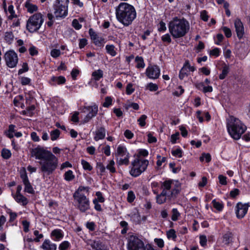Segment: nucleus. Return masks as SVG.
Instances as JSON below:
<instances>
[{
	"label": "nucleus",
	"instance_id": "30",
	"mask_svg": "<svg viewBox=\"0 0 250 250\" xmlns=\"http://www.w3.org/2000/svg\"><path fill=\"white\" fill-rule=\"evenodd\" d=\"M85 242L87 245H90L92 248V249H93L94 250H96L100 246L102 245L101 243L99 241L87 240L85 241Z\"/></svg>",
	"mask_w": 250,
	"mask_h": 250
},
{
	"label": "nucleus",
	"instance_id": "25",
	"mask_svg": "<svg viewBox=\"0 0 250 250\" xmlns=\"http://www.w3.org/2000/svg\"><path fill=\"white\" fill-rule=\"evenodd\" d=\"M229 71V68L228 64L225 62H223L222 64V73L219 74V78L220 80H224L226 78Z\"/></svg>",
	"mask_w": 250,
	"mask_h": 250
},
{
	"label": "nucleus",
	"instance_id": "1",
	"mask_svg": "<svg viewBox=\"0 0 250 250\" xmlns=\"http://www.w3.org/2000/svg\"><path fill=\"white\" fill-rule=\"evenodd\" d=\"M160 188L162 192L156 197V203L160 205L175 199L181 189V184L178 181L167 180L161 183Z\"/></svg>",
	"mask_w": 250,
	"mask_h": 250
},
{
	"label": "nucleus",
	"instance_id": "5",
	"mask_svg": "<svg viewBox=\"0 0 250 250\" xmlns=\"http://www.w3.org/2000/svg\"><path fill=\"white\" fill-rule=\"evenodd\" d=\"M227 129L229 134L234 140L239 139L247 129L246 126L238 119L233 118L227 124Z\"/></svg>",
	"mask_w": 250,
	"mask_h": 250
},
{
	"label": "nucleus",
	"instance_id": "22",
	"mask_svg": "<svg viewBox=\"0 0 250 250\" xmlns=\"http://www.w3.org/2000/svg\"><path fill=\"white\" fill-rule=\"evenodd\" d=\"M88 34L93 44L96 46L97 44H98V41H99V39L100 38V37L99 36L98 33L95 31L93 28H90L88 30Z\"/></svg>",
	"mask_w": 250,
	"mask_h": 250
},
{
	"label": "nucleus",
	"instance_id": "31",
	"mask_svg": "<svg viewBox=\"0 0 250 250\" xmlns=\"http://www.w3.org/2000/svg\"><path fill=\"white\" fill-rule=\"evenodd\" d=\"M11 151L6 148H3L1 150V156L4 159L7 160L11 157Z\"/></svg>",
	"mask_w": 250,
	"mask_h": 250
},
{
	"label": "nucleus",
	"instance_id": "39",
	"mask_svg": "<svg viewBox=\"0 0 250 250\" xmlns=\"http://www.w3.org/2000/svg\"><path fill=\"white\" fill-rule=\"evenodd\" d=\"M188 70H187L184 66L182 67L179 71V78L181 80H183L186 77L188 76Z\"/></svg>",
	"mask_w": 250,
	"mask_h": 250
},
{
	"label": "nucleus",
	"instance_id": "41",
	"mask_svg": "<svg viewBox=\"0 0 250 250\" xmlns=\"http://www.w3.org/2000/svg\"><path fill=\"white\" fill-rule=\"evenodd\" d=\"M171 153L173 156L176 157L181 158L183 156V150L180 147L172 150Z\"/></svg>",
	"mask_w": 250,
	"mask_h": 250
},
{
	"label": "nucleus",
	"instance_id": "18",
	"mask_svg": "<svg viewBox=\"0 0 250 250\" xmlns=\"http://www.w3.org/2000/svg\"><path fill=\"white\" fill-rule=\"evenodd\" d=\"M66 79L64 76H55L51 77L49 83L52 86H56V85H62L65 83Z\"/></svg>",
	"mask_w": 250,
	"mask_h": 250
},
{
	"label": "nucleus",
	"instance_id": "23",
	"mask_svg": "<svg viewBox=\"0 0 250 250\" xmlns=\"http://www.w3.org/2000/svg\"><path fill=\"white\" fill-rule=\"evenodd\" d=\"M35 108L36 107L34 104L28 105L26 107L25 110H22L21 113L23 115L31 117L34 115V111Z\"/></svg>",
	"mask_w": 250,
	"mask_h": 250
},
{
	"label": "nucleus",
	"instance_id": "61",
	"mask_svg": "<svg viewBox=\"0 0 250 250\" xmlns=\"http://www.w3.org/2000/svg\"><path fill=\"white\" fill-rule=\"evenodd\" d=\"M34 235L36 236L34 238L35 242H39L40 241L41 239L42 238L43 235L42 233H40L39 231L37 230H35L33 232Z\"/></svg>",
	"mask_w": 250,
	"mask_h": 250
},
{
	"label": "nucleus",
	"instance_id": "2",
	"mask_svg": "<svg viewBox=\"0 0 250 250\" xmlns=\"http://www.w3.org/2000/svg\"><path fill=\"white\" fill-rule=\"evenodd\" d=\"M115 15L117 21L125 26L130 25L136 18L134 7L125 2H121L116 7Z\"/></svg>",
	"mask_w": 250,
	"mask_h": 250
},
{
	"label": "nucleus",
	"instance_id": "21",
	"mask_svg": "<svg viewBox=\"0 0 250 250\" xmlns=\"http://www.w3.org/2000/svg\"><path fill=\"white\" fill-rule=\"evenodd\" d=\"M84 109L88 112L87 114L89 115L90 116H92L93 118L97 115L98 111V107L96 104H94L93 105L84 106Z\"/></svg>",
	"mask_w": 250,
	"mask_h": 250
},
{
	"label": "nucleus",
	"instance_id": "3",
	"mask_svg": "<svg viewBox=\"0 0 250 250\" xmlns=\"http://www.w3.org/2000/svg\"><path fill=\"white\" fill-rule=\"evenodd\" d=\"M168 28L172 37L177 39L184 37L188 33L190 25L185 18L174 17L168 23Z\"/></svg>",
	"mask_w": 250,
	"mask_h": 250
},
{
	"label": "nucleus",
	"instance_id": "17",
	"mask_svg": "<svg viewBox=\"0 0 250 250\" xmlns=\"http://www.w3.org/2000/svg\"><path fill=\"white\" fill-rule=\"evenodd\" d=\"M93 134L95 135L94 140L95 141L104 139L105 137L106 129L104 126L98 127L96 130L93 132Z\"/></svg>",
	"mask_w": 250,
	"mask_h": 250
},
{
	"label": "nucleus",
	"instance_id": "45",
	"mask_svg": "<svg viewBox=\"0 0 250 250\" xmlns=\"http://www.w3.org/2000/svg\"><path fill=\"white\" fill-rule=\"evenodd\" d=\"M212 204L213 205V207L217 210H218L219 211H221L222 210L224 206L221 203L216 201L215 200H213L212 201Z\"/></svg>",
	"mask_w": 250,
	"mask_h": 250
},
{
	"label": "nucleus",
	"instance_id": "11",
	"mask_svg": "<svg viewBox=\"0 0 250 250\" xmlns=\"http://www.w3.org/2000/svg\"><path fill=\"white\" fill-rule=\"evenodd\" d=\"M4 59L6 65L11 68L15 67L18 62L17 54L13 50L7 51L4 55Z\"/></svg>",
	"mask_w": 250,
	"mask_h": 250
},
{
	"label": "nucleus",
	"instance_id": "9",
	"mask_svg": "<svg viewBox=\"0 0 250 250\" xmlns=\"http://www.w3.org/2000/svg\"><path fill=\"white\" fill-rule=\"evenodd\" d=\"M144 242L134 235L129 237L127 241L128 250H146Z\"/></svg>",
	"mask_w": 250,
	"mask_h": 250
},
{
	"label": "nucleus",
	"instance_id": "44",
	"mask_svg": "<svg viewBox=\"0 0 250 250\" xmlns=\"http://www.w3.org/2000/svg\"><path fill=\"white\" fill-rule=\"evenodd\" d=\"M183 66L185 68L188 70V72H194L196 70V67L194 66H191L189 61L188 60H186L184 62Z\"/></svg>",
	"mask_w": 250,
	"mask_h": 250
},
{
	"label": "nucleus",
	"instance_id": "19",
	"mask_svg": "<svg viewBox=\"0 0 250 250\" xmlns=\"http://www.w3.org/2000/svg\"><path fill=\"white\" fill-rule=\"evenodd\" d=\"M51 236L55 241H59L63 237V232L60 229H55L51 233Z\"/></svg>",
	"mask_w": 250,
	"mask_h": 250
},
{
	"label": "nucleus",
	"instance_id": "14",
	"mask_svg": "<svg viewBox=\"0 0 250 250\" xmlns=\"http://www.w3.org/2000/svg\"><path fill=\"white\" fill-rule=\"evenodd\" d=\"M49 153L51 152L39 146L33 149L31 151L32 154L35 156L36 159L41 160V161L45 159L46 156L49 155Z\"/></svg>",
	"mask_w": 250,
	"mask_h": 250
},
{
	"label": "nucleus",
	"instance_id": "24",
	"mask_svg": "<svg viewBox=\"0 0 250 250\" xmlns=\"http://www.w3.org/2000/svg\"><path fill=\"white\" fill-rule=\"evenodd\" d=\"M233 234L232 232L227 231L223 236V243L226 245H229L232 242Z\"/></svg>",
	"mask_w": 250,
	"mask_h": 250
},
{
	"label": "nucleus",
	"instance_id": "56",
	"mask_svg": "<svg viewBox=\"0 0 250 250\" xmlns=\"http://www.w3.org/2000/svg\"><path fill=\"white\" fill-rule=\"evenodd\" d=\"M31 80L26 77H22L21 79V83L22 85H30Z\"/></svg>",
	"mask_w": 250,
	"mask_h": 250
},
{
	"label": "nucleus",
	"instance_id": "32",
	"mask_svg": "<svg viewBox=\"0 0 250 250\" xmlns=\"http://www.w3.org/2000/svg\"><path fill=\"white\" fill-rule=\"evenodd\" d=\"M135 61L137 62L136 65L137 68H144L145 66V63L144 62V59L141 56H136L135 59Z\"/></svg>",
	"mask_w": 250,
	"mask_h": 250
},
{
	"label": "nucleus",
	"instance_id": "29",
	"mask_svg": "<svg viewBox=\"0 0 250 250\" xmlns=\"http://www.w3.org/2000/svg\"><path fill=\"white\" fill-rule=\"evenodd\" d=\"M103 71L100 69L95 70L92 73V77L95 81H99L103 77Z\"/></svg>",
	"mask_w": 250,
	"mask_h": 250
},
{
	"label": "nucleus",
	"instance_id": "6",
	"mask_svg": "<svg viewBox=\"0 0 250 250\" xmlns=\"http://www.w3.org/2000/svg\"><path fill=\"white\" fill-rule=\"evenodd\" d=\"M44 22L43 16L41 13H36L28 19L26 27L30 33L37 31Z\"/></svg>",
	"mask_w": 250,
	"mask_h": 250
},
{
	"label": "nucleus",
	"instance_id": "52",
	"mask_svg": "<svg viewBox=\"0 0 250 250\" xmlns=\"http://www.w3.org/2000/svg\"><path fill=\"white\" fill-rule=\"evenodd\" d=\"M70 246V244L68 241H64L60 244L59 249V250H68Z\"/></svg>",
	"mask_w": 250,
	"mask_h": 250
},
{
	"label": "nucleus",
	"instance_id": "50",
	"mask_svg": "<svg viewBox=\"0 0 250 250\" xmlns=\"http://www.w3.org/2000/svg\"><path fill=\"white\" fill-rule=\"evenodd\" d=\"M81 164H82L83 168L85 170L91 171L92 169V167L86 161L83 160V159L82 160Z\"/></svg>",
	"mask_w": 250,
	"mask_h": 250
},
{
	"label": "nucleus",
	"instance_id": "27",
	"mask_svg": "<svg viewBox=\"0 0 250 250\" xmlns=\"http://www.w3.org/2000/svg\"><path fill=\"white\" fill-rule=\"evenodd\" d=\"M105 50L107 54L111 57H115L117 52L116 51L115 46L113 44H107L105 46Z\"/></svg>",
	"mask_w": 250,
	"mask_h": 250
},
{
	"label": "nucleus",
	"instance_id": "43",
	"mask_svg": "<svg viewBox=\"0 0 250 250\" xmlns=\"http://www.w3.org/2000/svg\"><path fill=\"white\" fill-rule=\"evenodd\" d=\"M129 153L127 152L126 156L125 158L122 159L121 158L119 161V164L120 165H125V166H128L129 164Z\"/></svg>",
	"mask_w": 250,
	"mask_h": 250
},
{
	"label": "nucleus",
	"instance_id": "60",
	"mask_svg": "<svg viewBox=\"0 0 250 250\" xmlns=\"http://www.w3.org/2000/svg\"><path fill=\"white\" fill-rule=\"evenodd\" d=\"M179 89L180 91H175L173 92V95L177 97H180L185 92V89L183 88L182 86L179 85L178 86L177 88Z\"/></svg>",
	"mask_w": 250,
	"mask_h": 250
},
{
	"label": "nucleus",
	"instance_id": "7",
	"mask_svg": "<svg viewBox=\"0 0 250 250\" xmlns=\"http://www.w3.org/2000/svg\"><path fill=\"white\" fill-rule=\"evenodd\" d=\"M40 164L42 172H53L58 167V159L52 153H49Z\"/></svg>",
	"mask_w": 250,
	"mask_h": 250
},
{
	"label": "nucleus",
	"instance_id": "48",
	"mask_svg": "<svg viewBox=\"0 0 250 250\" xmlns=\"http://www.w3.org/2000/svg\"><path fill=\"white\" fill-rule=\"evenodd\" d=\"M147 119V116L144 114L142 115L137 120L139 125L141 127H144L146 125V120Z\"/></svg>",
	"mask_w": 250,
	"mask_h": 250
},
{
	"label": "nucleus",
	"instance_id": "35",
	"mask_svg": "<svg viewBox=\"0 0 250 250\" xmlns=\"http://www.w3.org/2000/svg\"><path fill=\"white\" fill-rule=\"evenodd\" d=\"M135 87L134 84L131 83L127 84L125 88V93L127 95H130L135 91Z\"/></svg>",
	"mask_w": 250,
	"mask_h": 250
},
{
	"label": "nucleus",
	"instance_id": "62",
	"mask_svg": "<svg viewBox=\"0 0 250 250\" xmlns=\"http://www.w3.org/2000/svg\"><path fill=\"white\" fill-rule=\"evenodd\" d=\"M29 54L31 56H35L39 54L38 49L35 46H32L29 48Z\"/></svg>",
	"mask_w": 250,
	"mask_h": 250
},
{
	"label": "nucleus",
	"instance_id": "59",
	"mask_svg": "<svg viewBox=\"0 0 250 250\" xmlns=\"http://www.w3.org/2000/svg\"><path fill=\"white\" fill-rule=\"evenodd\" d=\"M217 40L214 41V43L216 45H220L224 39V37L221 33H218L216 35Z\"/></svg>",
	"mask_w": 250,
	"mask_h": 250
},
{
	"label": "nucleus",
	"instance_id": "15",
	"mask_svg": "<svg viewBox=\"0 0 250 250\" xmlns=\"http://www.w3.org/2000/svg\"><path fill=\"white\" fill-rule=\"evenodd\" d=\"M234 24L237 36L239 40H241L245 33L243 23L240 18H237L234 21Z\"/></svg>",
	"mask_w": 250,
	"mask_h": 250
},
{
	"label": "nucleus",
	"instance_id": "53",
	"mask_svg": "<svg viewBox=\"0 0 250 250\" xmlns=\"http://www.w3.org/2000/svg\"><path fill=\"white\" fill-rule=\"evenodd\" d=\"M146 88L150 91H156L158 89V85L153 83H149L146 85Z\"/></svg>",
	"mask_w": 250,
	"mask_h": 250
},
{
	"label": "nucleus",
	"instance_id": "16",
	"mask_svg": "<svg viewBox=\"0 0 250 250\" xmlns=\"http://www.w3.org/2000/svg\"><path fill=\"white\" fill-rule=\"evenodd\" d=\"M21 178L24 186V191L30 194H34L35 191L29 181L26 173H21Z\"/></svg>",
	"mask_w": 250,
	"mask_h": 250
},
{
	"label": "nucleus",
	"instance_id": "46",
	"mask_svg": "<svg viewBox=\"0 0 250 250\" xmlns=\"http://www.w3.org/2000/svg\"><path fill=\"white\" fill-rule=\"evenodd\" d=\"M28 64L26 62H23L22 65V68H21L18 71V75H20L24 73H25L29 70Z\"/></svg>",
	"mask_w": 250,
	"mask_h": 250
},
{
	"label": "nucleus",
	"instance_id": "28",
	"mask_svg": "<svg viewBox=\"0 0 250 250\" xmlns=\"http://www.w3.org/2000/svg\"><path fill=\"white\" fill-rule=\"evenodd\" d=\"M24 6L27 9V12L30 13H33L34 12H36L38 9V6L36 5L33 4L28 1L25 2Z\"/></svg>",
	"mask_w": 250,
	"mask_h": 250
},
{
	"label": "nucleus",
	"instance_id": "63",
	"mask_svg": "<svg viewBox=\"0 0 250 250\" xmlns=\"http://www.w3.org/2000/svg\"><path fill=\"white\" fill-rule=\"evenodd\" d=\"M157 161L156 164H157V166L158 167H160L162 165V163L165 162L167 160L166 157H162L159 155H158L157 156Z\"/></svg>",
	"mask_w": 250,
	"mask_h": 250
},
{
	"label": "nucleus",
	"instance_id": "33",
	"mask_svg": "<svg viewBox=\"0 0 250 250\" xmlns=\"http://www.w3.org/2000/svg\"><path fill=\"white\" fill-rule=\"evenodd\" d=\"M127 150L126 147L123 145H119L117 149V154L121 156L126 155L127 153Z\"/></svg>",
	"mask_w": 250,
	"mask_h": 250
},
{
	"label": "nucleus",
	"instance_id": "10",
	"mask_svg": "<svg viewBox=\"0 0 250 250\" xmlns=\"http://www.w3.org/2000/svg\"><path fill=\"white\" fill-rule=\"evenodd\" d=\"M148 163L147 160L135 158L131 162V169L129 172H145Z\"/></svg>",
	"mask_w": 250,
	"mask_h": 250
},
{
	"label": "nucleus",
	"instance_id": "54",
	"mask_svg": "<svg viewBox=\"0 0 250 250\" xmlns=\"http://www.w3.org/2000/svg\"><path fill=\"white\" fill-rule=\"evenodd\" d=\"M200 18L204 21H208L209 18V16L208 15V12L207 10H204L201 11Z\"/></svg>",
	"mask_w": 250,
	"mask_h": 250
},
{
	"label": "nucleus",
	"instance_id": "26",
	"mask_svg": "<svg viewBox=\"0 0 250 250\" xmlns=\"http://www.w3.org/2000/svg\"><path fill=\"white\" fill-rule=\"evenodd\" d=\"M14 199L19 204L23 206L26 205L28 203V199L21 194H15L14 196Z\"/></svg>",
	"mask_w": 250,
	"mask_h": 250
},
{
	"label": "nucleus",
	"instance_id": "51",
	"mask_svg": "<svg viewBox=\"0 0 250 250\" xmlns=\"http://www.w3.org/2000/svg\"><path fill=\"white\" fill-rule=\"evenodd\" d=\"M180 216V213L178 211L177 208H174L172 209V216L171 219L176 221L178 219L179 217Z\"/></svg>",
	"mask_w": 250,
	"mask_h": 250
},
{
	"label": "nucleus",
	"instance_id": "38",
	"mask_svg": "<svg viewBox=\"0 0 250 250\" xmlns=\"http://www.w3.org/2000/svg\"><path fill=\"white\" fill-rule=\"evenodd\" d=\"M60 135V131L58 129H55L50 132L51 140L55 141L57 140Z\"/></svg>",
	"mask_w": 250,
	"mask_h": 250
},
{
	"label": "nucleus",
	"instance_id": "12",
	"mask_svg": "<svg viewBox=\"0 0 250 250\" xmlns=\"http://www.w3.org/2000/svg\"><path fill=\"white\" fill-rule=\"evenodd\" d=\"M250 207V202L242 203L238 202L235 207V213L238 219H242L245 217L247 213L248 208Z\"/></svg>",
	"mask_w": 250,
	"mask_h": 250
},
{
	"label": "nucleus",
	"instance_id": "58",
	"mask_svg": "<svg viewBox=\"0 0 250 250\" xmlns=\"http://www.w3.org/2000/svg\"><path fill=\"white\" fill-rule=\"evenodd\" d=\"M223 31L224 32L225 36L227 38H229L232 36L231 31L230 28L227 26H223L222 28Z\"/></svg>",
	"mask_w": 250,
	"mask_h": 250
},
{
	"label": "nucleus",
	"instance_id": "40",
	"mask_svg": "<svg viewBox=\"0 0 250 250\" xmlns=\"http://www.w3.org/2000/svg\"><path fill=\"white\" fill-rule=\"evenodd\" d=\"M113 104V98L110 96H107L105 98L104 102L103 104L104 107L108 108Z\"/></svg>",
	"mask_w": 250,
	"mask_h": 250
},
{
	"label": "nucleus",
	"instance_id": "49",
	"mask_svg": "<svg viewBox=\"0 0 250 250\" xmlns=\"http://www.w3.org/2000/svg\"><path fill=\"white\" fill-rule=\"evenodd\" d=\"M201 161H205L207 163L209 162L211 160V157L209 153H204L200 158Z\"/></svg>",
	"mask_w": 250,
	"mask_h": 250
},
{
	"label": "nucleus",
	"instance_id": "57",
	"mask_svg": "<svg viewBox=\"0 0 250 250\" xmlns=\"http://www.w3.org/2000/svg\"><path fill=\"white\" fill-rule=\"evenodd\" d=\"M88 44V41L86 38H82L79 40V47L80 49L83 48Z\"/></svg>",
	"mask_w": 250,
	"mask_h": 250
},
{
	"label": "nucleus",
	"instance_id": "13",
	"mask_svg": "<svg viewBox=\"0 0 250 250\" xmlns=\"http://www.w3.org/2000/svg\"><path fill=\"white\" fill-rule=\"evenodd\" d=\"M146 76L150 79H157L160 75V69L157 65L148 66L146 70Z\"/></svg>",
	"mask_w": 250,
	"mask_h": 250
},
{
	"label": "nucleus",
	"instance_id": "47",
	"mask_svg": "<svg viewBox=\"0 0 250 250\" xmlns=\"http://www.w3.org/2000/svg\"><path fill=\"white\" fill-rule=\"evenodd\" d=\"M61 54L62 53L60 49L55 48L51 50L50 55L52 58L54 59H57L59 56H60Z\"/></svg>",
	"mask_w": 250,
	"mask_h": 250
},
{
	"label": "nucleus",
	"instance_id": "20",
	"mask_svg": "<svg viewBox=\"0 0 250 250\" xmlns=\"http://www.w3.org/2000/svg\"><path fill=\"white\" fill-rule=\"evenodd\" d=\"M41 248L43 250H56L57 245L51 242L49 240L46 239L43 242Z\"/></svg>",
	"mask_w": 250,
	"mask_h": 250
},
{
	"label": "nucleus",
	"instance_id": "36",
	"mask_svg": "<svg viewBox=\"0 0 250 250\" xmlns=\"http://www.w3.org/2000/svg\"><path fill=\"white\" fill-rule=\"evenodd\" d=\"M148 155V151L146 149H140L138 150V153L136 155V158L139 159H143L142 156L146 157Z\"/></svg>",
	"mask_w": 250,
	"mask_h": 250
},
{
	"label": "nucleus",
	"instance_id": "34",
	"mask_svg": "<svg viewBox=\"0 0 250 250\" xmlns=\"http://www.w3.org/2000/svg\"><path fill=\"white\" fill-rule=\"evenodd\" d=\"M209 55L210 56L214 57V58L218 57L221 53V49L218 47H215L209 51Z\"/></svg>",
	"mask_w": 250,
	"mask_h": 250
},
{
	"label": "nucleus",
	"instance_id": "4",
	"mask_svg": "<svg viewBox=\"0 0 250 250\" xmlns=\"http://www.w3.org/2000/svg\"><path fill=\"white\" fill-rule=\"evenodd\" d=\"M89 194V188L88 187L80 186L73 194V198L78 203L77 208L82 212H86L90 208V201L83 193Z\"/></svg>",
	"mask_w": 250,
	"mask_h": 250
},
{
	"label": "nucleus",
	"instance_id": "64",
	"mask_svg": "<svg viewBox=\"0 0 250 250\" xmlns=\"http://www.w3.org/2000/svg\"><path fill=\"white\" fill-rule=\"evenodd\" d=\"M72 26L77 30L81 29L82 27V24H81L78 20L74 19L72 22Z\"/></svg>",
	"mask_w": 250,
	"mask_h": 250
},
{
	"label": "nucleus",
	"instance_id": "37",
	"mask_svg": "<svg viewBox=\"0 0 250 250\" xmlns=\"http://www.w3.org/2000/svg\"><path fill=\"white\" fill-rule=\"evenodd\" d=\"M8 11L10 15L8 17L9 20H12L17 17L14 9V6L11 4L8 6Z\"/></svg>",
	"mask_w": 250,
	"mask_h": 250
},
{
	"label": "nucleus",
	"instance_id": "55",
	"mask_svg": "<svg viewBox=\"0 0 250 250\" xmlns=\"http://www.w3.org/2000/svg\"><path fill=\"white\" fill-rule=\"evenodd\" d=\"M167 235L168 239H171L172 240H175L177 237L176 232L173 229H171L168 230L167 233Z\"/></svg>",
	"mask_w": 250,
	"mask_h": 250
},
{
	"label": "nucleus",
	"instance_id": "42",
	"mask_svg": "<svg viewBox=\"0 0 250 250\" xmlns=\"http://www.w3.org/2000/svg\"><path fill=\"white\" fill-rule=\"evenodd\" d=\"M161 40L164 43H167V44H170L172 41L170 35L169 33L163 35L161 37Z\"/></svg>",
	"mask_w": 250,
	"mask_h": 250
},
{
	"label": "nucleus",
	"instance_id": "8",
	"mask_svg": "<svg viewBox=\"0 0 250 250\" xmlns=\"http://www.w3.org/2000/svg\"><path fill=\"white\" fill-rule=\"evenodd\" d=\"M69 0H57L56 3L54 4V14L56 18H65L68 15V4Z\"/></svg>",
	"mask_w": 250,
	"mask_h": 250
}]
</instances>
